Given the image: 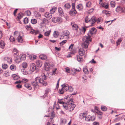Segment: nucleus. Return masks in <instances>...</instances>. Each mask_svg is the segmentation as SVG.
Returning <instances> with one entry per match:
<instances>
[{
  "label": "nucleus",
  "instance_id": "nucleus-1",
  "mask_svg": "<svg viewBox=\"0 0 125 125\" xmlns=\"http://www.w3.org/2000/svg\"><path fill=\"white\" fill-rule=\"evenodd\" d=\"M89 33H88L87 36H84L83 38V43L82 44V46L83 48H87L89 44V42L92 41L90 38L91 36L89 35Z\"/></svg>",
  "mask_w": 125,
  "mask_h": 125
},
{
  "label": "nucleus",
  "instance_id": "nucleus-2",
  "mask_svg": "<svg viewBox=\"0 0 125 125\" xmlns=\"http://www.w3.org/2000/svg\"><path fill=\"white\" fill-rule=\"evenodd\" d=\"M68 103V109L70 112L72 111L75 107V105L73 104V102L72 99L69 100L67 102Z\"/></svg>",
  "mask_w": 125,
  "mask_h": 125
},
{
  "label": "nucleus",
  "instance_id": "nucleus-3",
  "mask_svg": "<svg viewBox=\"0 0 125 125\" xmlns=\"http://www.w3.org/2000/svg\"><path fill=\"white\" fill-rule=\"evenodd\" d=\"M62 86L65 91H69V92H71L73 90V88L71 86H69L67 84H64Z\"/></svg>",
  "mask_w": 125,
  "mask_h": 125
},
{
  "label": "nucleus",
  "instance_id": "nucleus-4",
  "mask_svg": "<svg viewBox=\"0 0 125 125\" xmlns=\"http://www.w3.org/2000/svg\"><path fill=\"white\" fill-rule=\"evenodd\" d=\"M26 59V55L25 54H22L20 55L19 58L16 60V62L17 63L20 62L21 60H24Z\"/></svg>",
  "mask_w": 125,
  "mask_h": 125
},
{
  "label": "nucleus",
  "instance_id": "nucleus-5",
  "mask_svg": "<svg viewBox=\"0 0 125 125\" xmlns=\"http://www.w3.org/2000/svg\"><path fill=\"white\" fill-rule=\"evenodd\" d=\"M95 117L94 116H91L89 115L85 118V120L87 121H94L95 120Z\"/></svg>",
  "mask_w": 125,
  "mask_h": 125
},
{
  "label": "nucleus",
  "instance_id": "nucleus-6",
  "mask_svg": "<svg viewBox=\"0 0 125 125\" xmlns=\"http://www.w3.org/2000/svg\"><path fill=\"white\" fill-rule=\"evenodd\" d=\"M52 21L54 23H56L61 21V19L60 18L57 17H53L52 19Z\"/></svg>",
  "mask_w": 125,
  "mask_h": 125
},
{
  "label": "nucleus",
  "instance_id": "nucleus-7",
  "mask_svg": "<svg viewBox=\"0 0 125 125\" xmlns=\"http://www.w3.org/2000/svg\"><path fill=\"white\" fill-rule=\"evenodd\" d=\"M71 25L73 29L74 30H77L78 28V25L73 22H72L71 23Z\"/></svg>",
  "mask_w": 125,
  "mask_h": 125
},
{
  "label": "nucleus",
  "instance_id": "nucleus-8",
  "mask_svg": "<svg viewBox=\"0 0 125 125\" xmlns=\"http://www.w3.org/2000/svg\"><path fill=\"white\" fill-rule=\"evenodd\" d=\"M76 13V11L75 10V9H72L70 11L69 13L71 16H74L75 15Z\"/></svg>",
  "mask_w": 125,
  "mask_h": 125
},
{
  "label": "nucleus",
  "instance_id": "nucleus-9",
  "mask_svg": "<svg viewBox=\"0 0 125 125\" xmlns=\"http://www.w3.org/2000/svg\"><path fill=\"white\" fill-rule=\"evenodd\" d=\"M45 70L46 71H48L50 69V64L46 62L44 63Z\"/></svg>",
  "mask_w": 125,
  "mask_h": 125
},
{
  "label": "nucleus",
  "instance_id": "nucleus-10",
  "mask_svg": "<svg viewBox=\"0 0 125 125\" xmlns=\"http://www.w3.org/2000/svg\"><path fill=\"white\" fill-rule=\"evenodd\" d=\"M36 68L35 65L34 63H32L30 65V69L31 71H34Z\"/></svg>",
  "mask_w": 125,
  "mask_h": 125
},
{
  "label": "nucleus",
  "instance_id": "nucleus-11",
  "mask_svg": "<svg viewBox=\"0 0 125 125\" xmlns=\"http://www.w3.org/2000/svg\"><path fill=\"white\" fill-rule=\"evenodd\" d=\"M36 64L38 67H41L42 64V62L40 60H37L36 62Z\"/></svg>",
  "mask_w": 125,
  "mask_h": 125
},
{
  "label": "nucleus",
  "instance_id": "nucleus-12",
  "mask_svg": "<svg viewBox=\"0 0 125 125\" xmlns=\"http://www.w3.org/2000/svg\"><path fill=\"white\" fill-rule=\"evenodd\" d=\"M87 114V112L85 113H82L79 115V118L81 119L84 118Z\"/></svg>",
  "mask_w": 125,
  "mask_h": 125
},
{
  "label": "nucleus",
  "instance_id": "nucleus-13",
  "mask_svg": "<svg viewBox=\"0 0 125 125\" xmlns=\"http://www.w3.org/2000/svg\"><path fill=\"white\" fill-rule=\"evenodd\" d=\"M58 10L59 15L61 16H63L64 15V12L62 9L60 7L59 8Z\"/></svg>",
  "mask_w": 125,
  "mask_h": 125
},
{
  "label": "nucleus",
  "instance_id": "nucleus-14",
  "mask_svg": "<svg viewBox=\"0 0 125 125\" xmlns=\"http://www.w3.org/2000/svg\"><path fill=\"white\" fill-rule=\"evenodd\" d=\"M96 20L94 18H92L90 19L89 22L91 24V26H92L94 25V24L96 22Z\"/></svg>",
  "mask_w": 125,
  "mask_h": 125
},
{
  "label": "nucleus",
  "instance_id": "nucleus-15",
  "mask_svg": "<svg viewBox=\"0 0 125 125\" xmlns=\"http://www.w3.org/2000/svg\"><path fill=\"white\" fill-rule=\"evenodd\" d=\"M79 53L80 56H82L84 55L85 52L83 49H80L79 50Z\"/></svg>",
  "mask_w": 125,
  "mask_h": 125
},
{
  "label": "nucleus",
  "instance_id": "nucleus-16",
  "mask_svg": "<svg viewBox=\"0 0 125 125\" xmlns=\"http://www.w3.org/2000/svg\"><path fill=\"white\" fill-rule=\"evenodd\" d=\"M16 40L18 42L21 43L23 42L22 37L20 35L17 38Z\"/></svg>",
  "mask_w": 125,
  "mask_h": 125
},
{
  "label": "nucleus",
  "instance_id": "nucleus-17",
  "mask_svg": "<svg viewBox=\"0 0 125 125\" xmlns=\"http://www.w3.org/2000/svg\"><path fill=\"white\" fill-rule=\"evenodd\" d=\"M45 16L47 18H48L49 19H50L52 17L51 14L49 13L48 12H46L44 14Z\"/></svg>",
  "mask_w": 125,
  "mask_h": 125
},
{
  "label": "nucleus",
  "instance_id": "nucleus-18",
  "mask_svg": "<svg viewBox=\"0 0 125 125\" xmlns=\"http://www.w3.org/2000/svg\"><path fill=\"white\" fill-rule=\"evenodd\" d=\"M39 58L42 60H45L47 58V56L46 55L44 54H41L40 55Z\"/></svg>",
  "mask_w": 125,
  "mask_h": 125
},
{
  "label": "nucleus",
  "instance_id": "nucleus-19",
  "mask_svg": "<svg viewBox=\"0 0 125 125\" xmlns=\"http://www.w3.org/2000/svg\"><path fill=\"white\" fill-rule=\"evenodd\" d=\"M19 53L18 52H16V53H14V56L15 57V61L16 62V60L17 59L19 58L20 56L19 55Z\"/></svg>",
  "mask_w": 125,
  "mask_h": 125
},
{
  "label": "nucleus",
  "instance_id": "nucleus-20",
  "mask_svg": "<svg viewBox=\"0 0 125 125\" xmlns=\"http://www.w3.org/2000/svg\"><path fill=\"white\" fill-rule=\"evenodd\" d=\"M10 73L8 71H7L4 73L3 76L5 77H8L10 76Z\"/></svg>",
  "mask_w": 125,
  "mask_h": 125
},
{
  "label": "nucleus",
  "instance_id": "nucleus-21",
  "mask_svg": "<svg viewBox=\"0 0 125 125\" xmlns=\"http://www.w3.org/2000/svg\"><path fill=\"white\" fill-rule=\"evenodd\" d=\"M108 4L107 3H104L102 5V6L104 8H105L108 9Z\"/></svg>",
  "mask_w": 125,
  "mask_h": 125
},
{
  "label": "nucleus",
  "instance_id": "nucleus-22",
  "mask_svg": "<svg viewBox=\"0 0 125 125\" xmlns=\"http://www.w3.org/2000/svg\"><path fill=\"white\" fill-rule=\"evenodd\" d=\"M12 76L14 80H17L19 78V76L15 74H12Z\"/></svg>",
  "mask_w": 125,
  "mask_h": 125
},
{
  "label": "nucleus",
  "instance_id": "nucleus-23",
  "mask_svg": "<svg viewBox=\"0 0 125 125\" xmlns=\"http://www.w3.org/2000/svg\"><path fill=\"white\" fill-rule=\"evenodd\" d=\"M35 80L36 83H40L42 80L39 77H37L35 78Z\"/></svg>",
  "mask_w": 125,
  "mask_h": 125
},
{
  "label": "nucleus",
  "instance_id": "nucleus-24",
  "mask_svg": "<svg viewBox=\"0 0 125 125\" xmlns=\"http://www.w3.org/2000/svg\"><path fill=\"white\" fill-rule=\"evenodd\" d=\"M31 84L34 87V89H35L37 88V87L38 86V84L37 83H35L34 82H32Z\"/></svg>",
  "mask_w": 125,
  "mask_h": 125
},
{
  "label": "nucleus",
  "instance_id": "nucleus-25",
  "mask_svg": "<svg viewBox=\"0 0 125 125\" xmlns=\"http://www.w3.org/2000/svg\"><path fill=\"white\" fill-rule=\"evenodd\" d=\"M95 20L96 22L98 23H101L103 20L102 18L101 17L98 18L97 19H96Z\"/></svg>",
  "mask_w": 125,
  "mask_h": 125
},
{
  "label": "nucleus",
  "instance_id": "nucleus-26",
  "mask_svg": "<svg viewBox=\"0 0 125 125\" xmlns=\"http://www.w3.org/2000/svg\"><path fill=\"white\" fill-rule=\"evenodd\" d=\"M63 35H64L65 36H67L69 35V32L68 31L65 30L63 31Z\"/></svg>",
  "mask_w": 125,
  "mask_h": 125
},
{
  "label": "nucleus",
  "instance_id": "nucleus-27",
  "mask_svg": "<svg viewBox=\"0 0 125 125\" xmlns=\"http://www.w3.org/2000/svg\"><path fill=\"white\" fill-rule=\"evenodd\" d=\"M24 86L29 90H30L32 89V87L31 86V85L30 84L26 83L24 84Z\"/></svg>",
  "mask_w": 125,
  "mask_h": 125
},
{
  "label": "nucleus",
  "instance_id": "nucleus-28",
  "mask_svg": "<svg viewBox=\"0 0 125 125\" xmlns=\"http://www.w3.org/2000/svg\"><path fill=\"white\" fill-rule=\"evenodd\" d=\"M22 14L21 13H20L18 14L16 18L17 20H19L21 19L22 17Z\"/></svg>",
  "mask_w": 125,
  "mask_h": 125
},
{
  "label": "nucleus",
  "instance_id": "nucleus-29",
  "mask_svg": "<svg viewBox=\"0 0 125 125\" xmlns=\"http://www.w3.org/2000/svg\"><path fill=\"white\" fill-rule=\"evenodd\" d=\"M4 59L5 60H6L9 64H10L12 62L11 59L8 57H5L4 58Z\"/></svg>",
  "mask_w": 125,
  "mask_h": 125
},
{
  "label": "nucleus",
  "instance_id": "nucleus-30",
  "mask_svg": "<svg viewBox=\"0 0 125 125\" xmlns=\"http://www.w3.org/2000/svg\"><path fill=\"white\" fill-rule=\"evenodd\" d=\"M68 103H67V102L66 103H64L63 105V106L64 109L66 110H67L68 107Z\"/></svg>",
  "mask_w": 125,
  "mask_h": 125
},
{
  "label": "nucleus",
  "instance_id": "nucleus-31",
  "mask_svg": "<svg viewBox=\"0 0 125 125\" xmlns=\"http://www.w3.org/2000/svg\"><path fill=\"white\" fill-rule=\"evenodd\" d=\"M37 57V56L34 55H31L29 56V58L31 60H33L36 59Z\"/></svg>",
  "mask_w": 125,
  "mask_h": 125
},
{
  "label": "nucleus",
  "instance_id": "nucleus-32",
  "mask_svg": "<svg viewBox=\"0 0 125 125\" xmlns=\"http://www.w3.org/2000/svg\"><path fill=\"white\" fill-rule=\"evenodd\" d=\"M67 122V121L66 119H62L61 120L60 124H65Z\"/></svg>",
  "mask_w": 125,
  "mask_h": 125
},
{
  "label": "nucleus",
  "instance_id": "nucleus-33",
  "mask_svg": "<svg viewBox=\"0 0 125 125\" xmlns=\"http://www.w3.org/2000/svg\"><path fill=\"white\" fill-rule=\"evenodd\" d=\"M59 33L57 31H55L53 34V35L55 38L57 37L59 35Z\"/></svg>",
  "mask_w": 125,
  "mask_h": 125
},
{
  "label": "nucleus",
  "instance_id": "nucleus-34",
  "mask_svg": "<svg viewBox=\"0 0 125 125\" xmlns=\"http://www.w3.org/2000/svg\"><path fill=\"white\" fill-rule=\"evenodd\" d=\"M77 58L78 61L79 62L82 61L83 60V58L79 55H77Z\"/></svg>",
  "mask_w": 125,
  "mask_h": 125
},
{
  "label": "nucleus",
  "instance_id": "nucleus-35",
  "mask_svg": "<svg viewBox=\"0 0 125 125\" xmlns=\"http://www.w3.org/2000/svg\"><path fill=\"white\" fill-rule=\"evenodd\" d=\"M10 69L12 71L15 70L16 69V66L15 65L12 64L10 66Z\"/></svg>",
  "mask_w": 125,
  "mask_h": 125
},
{
  "label": "nucleus",
  "instance_id": "nucleus-36",
  "mask_svg": "<svg viewBox=\"0 0 125 125\" xmlns=\"http://www.w3.org/2000/svg\"><path fill=\"white\" fill-rule=\"evenodd\" d=\"M58 73L57 69L55 68L52 70V75H55V74H57Z\"/></svg>",
  "mask_w": 125,
  "mask_h": 125
},
{
  "label": "nucleus",
  "instance_id": "nucleus-37",
  "mask_svg": "<svg viewBox=\"0 0 125 125\" xmlns=\"http://www.w3.org/2000/svg\"><path fill=\"white\" fill-rule=\"evenodd\" d=\"M0 45L1 47L2 48H3L5 45V43L3 41H1L0 42Z\"/></svg>",
  "mask_w": 125,
  "mask_h": 125
},
{
  "label": "nucleus",
  "instance_id": "nucleus-38",
  "mask_svg": "<svg viewBox=\"0 0 125 125\" xmlns=\"http://www.w3.org/2000/svg\"><path fill=\"white\" fill-rule=\"evenodd\" d=\"M50 91L49 89V88L46 89L45 91V93L44 94V95L45 97L46 96H47V94Z\"/></svg>",
  "mask_w": 125,
  "mask_h": 125
},
{
  "label": "nucleus",
  "instance_id": "nucleus-39",
  "mask_svg": "<svg viewBox=\"0 0 125 125\" xmlns=\"http://www.w3.org/2000/svg\"><path fill=\"white\" fill-rule=\"evenodd\" d=\"M40 83H41L42 85L44 86H45L47 84V83L45 81H44V80H41Z\"/></svg>",
  "mask_w": 125,
  "mask_h": 125
},
{
  "label": "nucleus",
  "instance_id": "nucleus-40",
  "mask_svg": "<svg viewBox=\"0 0 125 125\" xmlns=\"http://www.w3.org/2000/svg\"><path fill=\"white\" fill-rule=\"evenodd\" d=\"M64 92H65V91L64 89H63V88L62 87V89H59V94H62L64 93Z\"/></svg>",
  "mask_w": 125,
  "mask_h": 125
},
{
  "label": "nucleus",
  "instance_id": "nucleus-41",
  "mask_svg": "<svg viewBox=\"0 0 125 125\" xmlns=\"http://www.w3.org/2000/svg\"><path fill=\"white\" fill-rule=\"evenodd\" d=\"M95 29L94 28H93L91 29L89 31L90 33L91 34H93L94 33V31L95 30Z\"/></svg>",
  "mask_w": 125,
  "mask_h": 125
},
{
  "label": "nucleus",
  "instance_id": "nucleus-42",
  "mask_svg": "<svg viewBox=\"0 0 125 125\" xmlns=\"http://www.w3.org/2000/svg\"><path fill=\"white\" fill-rule=\"evenodd\" d=\"M89 17L88 16H86L85 18V21L86 23H88L89 22L90 19L89 18Z\"/></svg>",
  "mask_w": 125,
  "mask_h": 125
},
{
  "label": "nucleus",
  "instance_id": "nucleus-43",
  "mask_svg": "<svg viewBox=\"0 0 125 125\" xmlns=\"http://www.w3.org/2000/svg\"><path fill=\"white\" fill-rule=\"evenodd\" d=\"M2 67L3 69H6L8 67V65L5 63L3 64L2 65Z\"/></svg>",
  "mask_w": 125,
  "mask_h": 125
},
{
  "label": "nucleus",
  "instance_id": "nucleus-44",
  "mask_svg": "<svg viewBox=\"0 0 125 125\" xmlns=\"http://www.w3.org/2000/svg\"><path fill=\"white\" fill-rule=\"evenodd\" d=\"M76 8L79 10H80L82 9L83 7L82 5L80 4L78 5Z\"/></svg>",
  "mask_w": 125,
  "mask_h": 125
},
{
  "label": "nucleus",
  "instance_id": "nucleus-45",
  "mask_svg": "<svg viewBox=\"0 0 125 125\" xmlns=\"http://www.w3.org/2000/svg\"><path fill=\"white\" fill-rule=\"evenodd\" d=\"M20 35V33L17 31H15L14 33V35L15 37L18 36Z\"/></svg>",
  "mask_w": 125,
  "mask_h": 125
},
{
  "label": "nucleus",
  "instance_id": "nucleus-46",
  "mask_svg": "<svg viewBox=\"0 0 125 125\" xmlns=\"http://www.w3.org/2000/svg\"><path fill=\"white\" fill-rule=\"evenodd\" d=\"M28 80L27 79L24 78L22 79L21 82L23 83H25L28 82Z\"/></svg>",
  "mask_w": 125,
  "mask_h": 125
},
{
  "label": "nucleus",
  "instance_id": "nucleus-47",
  "mask_svg": "<svg viewBox=\"0 0 125 125\" xmlns=\"http://www.w3.org/2000/svg\"><path fill=\"white\" fill-rule=\"evenodd\" d=\"M57 103L60 104H62L63 105L65 103L62 99H58Z\"/></svg>",
  "mask_w": 125,
  "mask_h": 125
},
{
  "label": "nucleus",
  "instance_id": "nucleus-48",
  "mask_svg": "<svg viewBox=\"0 0 125 125\" xmlns=\"http://www.w3.org/2000/svg\"><path fill=\"white\" fill-rule=\"evenodd\" d=\"M83 71L85 73H88V71L87 67H85L84 68H83Z\"/></svg>",
  "mask_w": 125,
  "mask_h": 125
},
{
  "label": "nucleus",
  "instance_id": "nucleus-49",
  "mask_svg": "<svg viewBox=\"0 0 125 125\" xmlns=\"http://www.w3.org/2000/svg\"><path fill=\"white\" fill-rule=\"evenodd\" d=\"M102 13L106 15L110 14L109 12L107 10H104L102 11Z\"/></svg>",
  "mask_w": 125,
  "mask_h": 125
},
{
  "label": "nucleus",
  "instance_id": "nucleus-50",
  "mask_svg": "<svg viewBox=\"0 0 125 125\" xmlns=\"http://www.w3.org/2000/svg\"><path fill=\"white\" fill-rule=\"evenodd\" d=\"M22 66L23 68H26L27 67V64L26 62H23L22 64Z\"/></svg>",
  "mask_w": 125,
  "mask_h": 125
},
{
  "label": "nucleus",
  "instance_id": "nucleus-51",
  "mask_svg": "<svg viewBox=\"0 0 125 125\" xmlns=\"http://www.w3.org/2000/svg\"><path fill=\"white\" fill-rule=\"evenodd\" d=\"M115 3L113 1H111L110 2L111 6L112 7H114L115 6Z\"/></svg>",
  "mask_w": 125,
  "mask_h": 125
},
{
  "label": "nucleus",
  "instance_id": "nucleus-52",
  "mask_svg": "<svg viewBox=\"0 0 125 125\" xmlns=\"http://www.w3.org/2000/svg\"><path fill=\"white\" fill-rule=\"evenodd\" d=\"M41 76L42 80H44L46 79V77L45 76V74L44 73H42V74L41 75Z\"/></svg>",
  "mask_w": 125,
  "mask_h": 125
},
{
  "label": "nucleus",
  "instance_id": "nucleus-53",
  "mask_svg": "<svg viewBox=\"0 0 125 125\" xmlns=\"http://www.w3.org/2000/svg\"><path fill=\"white\" fill-rule=\"evenodd\" d=\"M101 109L103 111H105L107 110V107L105 106H102L101 107Z\"/></svg>",
  "mask_w": 125,
  "mask_h": 125
},
{
  "label": "nucleus",
  "instance_id": "nucleus-54",
  "mask_svg": "<svg viewBox=\"0 0 125 125\" xmlns=\"http://www.w3.org/2000/svg\"><path fill=\"white\" fill-rule=\"evenodd\" d=\"M31 22L33 24H35L37 23V20L35 19H33L31 20Z\"/></svg>",
  "mask_w": 125,
  "mask_h": 125
},
{
  "label": "nucleus",
  "instance_id": "nucleus-55",
  "mask_svg": "<svg viewBox=\"0 0 125 125\" xmlns=\"http://www.w3.org/2000/svg\"><path fill=\"white\" fill-rule=\"evenodd\" d=\"M64 7L66 8L69 9L70 7L71 6L69 4L66 3Z\"/></svg>",
  "mask_w": 125,
  "mask_h": 125
},
{
  "label": "nucleus",
  "instance_id": "nucleus-56",
  "mask_svg": "<svg viewBox=\"0 0 125 125\" xmlns=\"http://www.w3.org/2000/svg\"><path fill=\"white\" fill-rule=\"evenodd\" d=\"M9 39L11 42H13L15 41V39L12 36H10Z\"/></svg>",
  "mask_w": 125,
  "mask_h": 125
},
{
  "label": "nucleus",
  "instance_id": "nucleus-57",
  "mask_svg": "<svg viewBox=\"0 0 125 125\" xmlns=\"http://www.w3.org/2000/svg\"><path fill=\"white\" fill-rule=\"evenodd\" d=\"M122 9V8L120 6H118L116 9V11L117 12H118L119 10Z\"/></svg>",
  "mask_w": 125,
  "mask_h": 125
},
{
  "label": "nucleus",
  "instance_id": "nucleus-58",
  "mask_svg": "<svg viewBox=\"0 0 125 125\" xmlns=\"http://www.w3.org/2000/svg\"><path fill=\"white\" fill-rule=\"evenodd\" d=\"M50 31H47L44 33V35L45 36H48L50 34Z\"/></svg>",
  "mask_w": 125,
  "mask_h": 125
},
{
  "label": "nucleus",
  "instance_id": "nucleus-59",
  "mask_svg": "<svg viewBox=\"0 0 125 125\" xmlns=\"http://www.w3.org/2000/svg\"><path fill=\"white\" fill-rule=\"evenodd\" d=\"M28 22V20L27 18H25L24 20V22L25 24H27Z\"/></svg>",
  "mask_w": 125,
  "mask_h": 125
},
{
  "label": "nucleus",
  "instance_id": "nucleus-60",
  "mask_svg": "<svg viewBox=\"0 0 125 125\" xmlns=\"http://www.w3.org/2000/svg\"><path fill=\"white\" fill-rule=\"evenodd\" d=\"M122 40L121 38L119 39L117 41L116 44L117 45H119L121 42Z\"/></svg>",
  "mask_w": 125,
  "mask_h": 125
},
{
  "label": "nucleus",
  "instance_id": "nucleus-61",
  "mask_svg": "<svg viewBox=\"0 0 125 125\" xmlns=\"http://www.w3.org/2000/svg\"><path fill=\"white\" fill-rule=\"evenodd\" d=\"M26 28L28 30H31V27L30 25H27L26 26Z\"/></svg>",
  "mask_w": 125,
  "mask_h": 125
},
{
  "label": "nucleus",
  "instance_id": "nucleus-62",
  "mask_svg": "<svg viewBox=\"0 0 125 125\" xmlns=\"http://www.w3.org/2000/svg\"><path fill=\"white\" fill-rule=\"evenodd\" d=\"M66 42V40H65L62 41V42L60 43V45L61 46L63 45V44L65 43Z\"/></svg>",
  "mask_w": 125,
  "mask_h": 125
},
{
  "label": "nucleus",
  "instance_id": "nucleus-63",
  "mask_svg": "<svg viewBox=\"0 0 125 125\" xmlns=\"http://www.w3.org/2000/svg\"><path fill=\"white\" fill-rule=\"evenodd\" d=\"M26 13L28 16L30 15L31 14V12L30 11L28 10L26 11Z\"/></svg>",
  "mask_w": 125,
  "mask_h": 125
},
{
  "label": "nucleus",
  "instance_id": "nucleus-64",
  "mask_svg": "<svg viewBox=\"0 0 125 125\" xmlns=\"http://www.w3.org/2000/svg\"><path fill=\"white\" fill-rule=\"evenodd\" d=\"M65 69L66 72L70 73V70L69 68L67 67L65 68Z\"/></svg>",
  "mask_w": 125,
  "mask_h": 125
}]
</instances>
